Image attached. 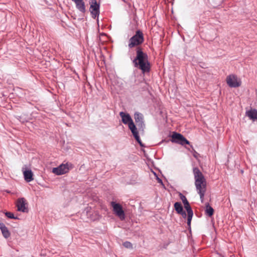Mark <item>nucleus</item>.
I'll return each instance as SVG.
<instances>
[{"mask_svg": "<svg viewBox=\"0 0 257 257\" xmlns=\"http://www.w3.org/2000/svg\"><path fill=\"white\" fill-rule=\"evenodd\" d=\"M136 67H138L143 73L150 71V65L148 60V55L142 51V49L138 48L137 49V56L133 60Z\"/></svg>", "mask_w": 257, "mask_h": 257, "instance_id": "obj_1", "label": "nucleus"}, {"mask_svg": "<svg viewBox=\"0 0 257 257\" xmlns=\"http://www.w3.org/2000/svg\"><path fill=\"white\" fill-rule=\"evenodd\" d=\"M193 173L195 178V184L196 190L199 194L200 199L202 202L206 192V183L205 179L202 173L198 168L193 169Z\"/></svg>", "mask_w": 257, "mask_h": 257, "instance_id": "obj_2", "label": "nucleus"}, {"mask_svg": "<svg viewBox=\"0 0 257 257\" xmlns=\"http://www.w3.org/2000/svg\"><path fill=\"white\" fill-rule=\"evenodd\" d=\"M144 41V35L142 32L139 30L136 31V34L129 40L128 46L130 48H132L142 44Z\"/></svg>", "mask_w": 257, "mask_h": 257, "instance_id": "obj_3", "label": "nucleus"}, {"mask_svg": "<svg viewBox=\"0 0 257 257\" xmlns=\"http://www.w3.org/2000/svg\"><path fill=\"white\" fill-rule=\"evenodd\" d=\"M72 168L73 165L71 163L62 164L58 167L53 168L52 172L57 175H61L68 172Z\"/></svg>", "mask_w": 257, "mask_h": 257, "instance_id": "obj_4", "label": "nucleus"}, {"mask_svg": "<svg viewBox=\"0 0 257 257\" xmlns=\"http://www.w3.org/2000/svg\"><path fill=\"white\" fill-rule=\"evenodd\" d=\"M111 205L113 208V211L115 214L122 220L125 218V214L124 211L122 209V206L118 203L115 202H111Z\"/></svg>", "mask_w": 257, "mask_h": 257, "instance_id": "obj_5", "label": "nucleus"}, {"mask_svg": "<svg viewBox=\"0 0 257 257\" xmlns=\"http://www.w3.org/2000/svg\"><path fill=\"white\" fill-rule=\"evenodd\" d=\"M226 83L230 87H237L240 86L241 82L237 79L236 76L234 75H230L226 78Z\"/></svg>", "mask_w": 257, "mask_h": 257, "instance_id": "obj_6", "label": "nucleus"}, {"mask_svg": "<svg viewBox=\"0 0 257 257\" xmlns=\"http://www.w3.org/2000/svg\"><path fill=\"white\" fill-rule=\"evenodd\" d=\"M27 205V201L24 198L22 197L19 198L17 200L16 203L18 211L22 212H28V209L26 206Z\"/></svg>", "mask_w": 257, "mask_h": 257, "instance_id": "obj_7", "label": "nucleus"}, {"mask_svg": "<svg viewBox=\"0 0 257 257\" xmlns=\"http://www.w3.org/2000/svg\"><path fill=\"white\" fill-rule=\"evenodd\" d=\"M90 5L92 17L95 18L99 15V5L97 4L96 0H90Z\"/></svg>", "mask_w": 257, "mask_h": 257, "instance_id": "obj_8", "label": "nucleus"}, {"mask_svg": "<svg viewBox=\"0 0 257 257\" xmlns=\"http://www.w3.org/2000/svg\"><path fill=\"white\" fill-rule=\"evenodd\" d=\"M134 118L139 128L143 130L145 127V124L143 121L144 117L143 114L139 112H136L134 114Z\"/></svg>", "mask_w": 257, "mask_h": 257, "instance_id": "obj_9", "label": "nucleus"}, {"mask_svg": "<svg viewBox=\"0 0 257 257\" xmlns=\"http://www.w3.org/2000/svg\"><path fill=\"white\" fill-rule=\"evenodd\" d=\"M183 204L187 212V224L188 226H190L191 221L193 215V212L188 201H187Z\"/></svg>", "mask_w": 257, "mask_h": 257, "instance_id": "obj_10", "label": "nucleus"}, {"mask_svg": "<svg viewBox=\"0 0 257 257\" xmlns=\"http://www.w3.org/2000/svg\"><path fill=\"white\" fill-rule=\"evenodd\" d=\"M183 204L187 212V224L188 226H190L191 221L193 215V212L188 201H187Z\"/></svg>", "mask_w": 257, "mask_h": 257, "instance_id": "obj_11", "label": "nucleus"}, {"mask_svg": "<svg viewBox=\"0 0 257 257\" xmlns=\"http://www.w3.org/2000/svg\"><path fill=\"white\" fill-rule=\"evenodd\" d=\"M183 204L187 212V224L188 226H190L191 221L193 215V212L188 201H187Z\"/></svg>", "mask_w": 257, "mask_h": 257, "instance_id": "obj_12", "label": "nucleus"}, {"mask_svg": "<svg viewBox=\"0 0 257 257\" xmlns=\"http://www.w3.org/2000/svg\"><path fill=\"white\" fill-rule=\"evenodd\" d=\"M23 172L25 181L30 182L34 180L33 173L31 170L23 168Z\"/></svg>", "mask_w": 257, "mask_h": 257, "instance_id": "obj_13", "label": "nucleus"}, {"mask_svg": "<svg viewBox=\"0 0 257 257\" xmlns=\"http://www.w3.org/2000/svg\"><path fill=\"white\" fill-rule=\"evenodd\" d=\"M73 2L75 5L76 8L81 12L85 13L86 11L85 3L83 0H71Z\"/></svg>", "mask_w": 257, "mask_h": 257, "instance_id": "obj_14", "label": "nucleus"}, {"mask_svg": "<svg viewBox=\"0 0 257 257\" xmlns=\"http://www.w3.org/2000/svg\"><path fill=\"white\" fill-rule=\"evenodd\" d=\"M119 115L121 118L122 122L125 124H128L130 122L133 121L128 113L121 111L119 112Z\"/></svg>", "mask_w": 257, "mask_h": 257, "instance_id": "obj_15", "label": "nucleus"}, {"mask_svg": "<svg viewBox=\"0 0 257 257\" xmlns=\"http://www.w3.org/2000/svg\"><path fill=\"white\" fill-rule=\"evenodd\" d=\"M0 229L2 231L3 236L5 238H8L10 236V232L4 223L2 222L0 223Z\"/></svg>", "mask_w": 257, "mask_h": 257, "instance_id": "obj_16", "label": "nucleus"}, {"mask_svg": "<svg viewBox=\"0 0 257 257\" xmlns=\"http://www.w3.org/2000/svg\"><path fill=\"white\" fill-rule=\"evenodd\" d=\"M183 136L181 134L177 133L176 132H173L172 135L171 141L173 143L179 144L182 139Z\"/></svg>", "mask_w": 257, "mask_h": 257, "instance_id": "obj_17", "label": "nucleus"}, {"mask_svg": "<svg viewBox=\"0 0 257 257\" xmlns=\"http://www.w3.org/2000/svg\"><path fill=\"white\" fill-rule=\"evenodd\" d=\"M246 115L251 119H257V110L255 109L246 111Z\"/></svg>", "mask_w": 257, "mask_h": 257, "instance_id": "obj_18", "label": "nucleus"}, {"mask_svg": "<svg viewBox=\"0 0 257 257\" xmlns=\"http://www.w3.org/2000/svg\"><path fill=\"white\" fill-rule=\"evenodd\" d=\"M134 138L136 140V141L138 142V143L141 146H143L142 143L139 136L138 132L137 131V128L136 127L135 130H132L131 131Z\"/></svg>", "mask_w": 257, "mask_h": 257, "instance_id": "obj_19", "label": "nucleus"}, {"mask_svg": "<svg viewBox=\"0 0 257 257\" xmlns=\"http://www.w3.org/2000/svg\"><path fill=\"white\" fill-rule=\"evenodd\" d=\"M205 212H206V214H207L210 217L213 214L214 209H213V208L212 207L209 206V203H207L206 205Z\"/></svg>", "mask_w": 257, "mask_h": 257, "instance_id": "obj_20", "label": "nucleus"}, {"mask_svg": "<svg viewBox=\"0 0 257 257\" xmlns=\"http://www.w3.org/2000/svg\"><path fill=\"white\" fill-rule=\"evenodd\" d=\"M174 208L177 213H181L183 211V208L180 202H176L174 204Z\"/></svg>", "mask_w": 257, "mask_h": 257, "instance_id": "obj_21", "label": "nucleus"}, {"mask_svg": "<svg viewBox=\"0 0 257 257\" xmlns=\"http://www.w3.org/2000/svg\"><path fill=\"white\" fill-rule=\"evenodd\" d=\"M6 216L11 219H19L18 217H16L14 216V214L11 212H6L5 213Z\"/></svg>", "mask_w": 257, "mask_h": 257, "instance_id": "obj_22", "label": "nucleus"}, {"mask_svg": "<svg viewBox=\"0 0 257 257\" xmlns=\"http://www.w3.org/2000/svg\"><path fill=\"white\" fill-rule=\"evenodd\" d=\"M179 144H180L182 146L185 145H190V142L183 136L181 141H180Z\"/></svg>", "mask_w": 257, "mask_h": 257, "instance_id": "obj_23", "label": "nucleus"}, {"mask_svg": "<svg viewBox=\"0 0 257 257\" xmlns=\"http://www.w3.org/2000/svg\"><path fill=\"white\" fill-rule=\"evenodd\" d=\"M123 245L127 248H131L133 247L132 244L129 241H125L123 243Z\"/></svg>", "mask_w": 257, "mask_h": 257, "instance_id": "obj_24", "label": "nucleus"}, {"mask_svg": "<svg viewBox=\"0 0 257 257\" xmlns=\"http://www.w3.org/2000/svg\"><path fill=\"white\" fill-rule=\"evenodd\" d=\"M179 196L181 200L182 201L183 203H185L186 202L188 201L186 197L183 195L182 193H179Z\"/></svg>", "mask_w": 257, "mask_h": 257, "instance_id": "obj_25", "label": "nucleus"}, {"mask_svg": "<svg viewBox=\"0 0 257 257\" xmlns=\"http://www.w3.org/2000/svg\"><path fill=\"white\" fill-rule=\"evenodd\" d=\"M128 126L131 131L132 130H135V128L136 127L133 121L130 122L128 124Z\"/></svg>", "mask_w": 257, "mask_h": 257, "instance_id": "obj_26", "label": "nucleus"}, {"mask_svg": "<svg viewBox=\"0 0 257 257\" xmlns=\"http://www.w3.org/2000/svg\"><path fill=\"white\" fill-rule=\"evenodd\" d=\"M179 214H181L182 216V217L184 218H186L187 215L186 212L184 210H183V211L182 212L179 213Z\"/></svg>", "mask_w": 257, "mask_h": 257, "instance_id": "obj_27", "label": "nucleus"}, {"mask_svg": "<svg viewBox=\"0 0 257 257\" xmlns=\"http://www.w3.org/2000/svg\"><path fill=\"white\" fill-rule=\"evenodd\" d=\"M197 155H198V153L196 151H194V154H193L194 157L195 158H197Z\"/></svg>", "mask_w": 257, "mask_h": 257, "instance_id": "obj_28", "label": "nucleus"}, {"mask_svg": "<svg viewBox=\"0 0 257 257\" xmlns=\"http://www.w3.org/2000/svg\"><path fill=\"white\" fill-rule=\"evenodd\" d=\"M158 182H159V183H161V184H162V183H163L162 180H161V179H159V178H158Z\"/></svg>", "mask_w": 257, "mask_h": 257, "instance_id": "obj_29", "label": "nucleus"}]
</instances>
